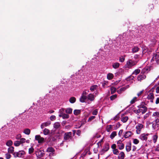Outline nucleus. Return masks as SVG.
<instances>
[{
	"instance_id": "obj_1",
	"label": "nucleus",
	"mask_w": 159,
	"mask_h": 159,
	"mask_svg": "<svg viewBox=\"0 0 159 159\" xmlns=\"http://www.w3.org/2000/svg\"><path fill=\"white\" fill-rule=\"evenodd\" d=\"M86 91L83 92L81 97L80 98V102H86L87 100H90L91 101H93L94 99V96L93 94L92 93L89 94L87 97L86 96Z\"/></svg>"
},
{
	"instance_id": "obj_2",
	"label": "nucleus",
	"mask_w": 159,
	"mask_h": 159,
	"mask_svg": "<svg viewBox=\"0 0 159 159\" xmlns=\"http://www.w3.org/2000/svg\"><path fill=\"white\" fill-rule=\"evenodd\" d=\"M139 109L138 110H134V112L138 115L139 113L142 112V114L145 113L147 110V107L142 105H140L138 106Z\"/></svg>"
},
{
	"instance_id": "obj_3",
	"label": "nucleus",
	"mask_w": 159,
	"mask_h": 159,
	"mask_svg": "<svg viewBox=\"0 0 159 159\" xmlns=\"http://www.w3.org/2000/svg\"><path fill=\"white\" fill-rule=\"evenodd\" d=\"M137 63V61L131 59H129L127 61L126 64L125 65L126 68H130L132 66L135 65Z\"/></svg>"
},
{
	"instance_id": "obj_4",
	"label": "nucleus",
	"mask_w": 159,
	"mask_h": 159,
	"mask_svg": "<svg viewBox=\"0 0 159 159\" xmlns=\"http://www.w3.org/2000/svg\"><path fill=\"white\" fill-rule=\"evenodd\" d=\"M25 154V152L24 151H20L18 152H15L13 153V155L15 157H23Z\"/></svg>"
},
{
	"instance_id": "obj_5",
	"label": "nucleus",
	"mask_w": 159,
	"mask_h": 159,
	"mask_svg": "<svg viewBox=\"0 0 159 159\" xmlns=\"http://www.w3.org/2000/svg\"><path fill=\"white\" fill-rule=\"evenodd\" d=\"M152 128L153 130H157L159 127V120H155L152 123Z\"/></svg>"
},
{
	"instance_id": "obj_6",
	"label": "nucleus",
	"mask_w": 159,
	"mask_h": 159,
	"mask_svg": "<svg viewBox=\"0 0 159 159\" xmlns=\"http://www.w3.org/2000/svg\"><path fill=\"white\" fill-rule=\"evenodd\" d=\"M72 138V133L71 132H68L65 134L64 139L65 141H69Z\"/></svg>"
},
{
	"instance_id": "obj_7",
	"label": "nucleus",
	"mask_w": 159,
	"mask_h": 159,
	"mask_svg": "<svg viewBox=\"0 0 159 159\" xmlns=\"http://www.w3.org/2000/svg\"><path fill=\"white\" fill-rule=\"evenodd\" d=\"M143 125L141 124H138V125L136 126V132L137 134H140L141 129L143 128Z\"/></svg>"
},
{
	"instance_id": "obj_8",
	"label": "nucleus",
	"mask_w": 159,
	"mask_h": 159,
	"mask_svg": "<svg viewBox=\"0 0 159 159\" xmlns=\"http://www.w3.org/2000/svg\"><path fill=\"white\" fill-rule=\"evenodd\" d=\"M156 61L157 63L159 62V53H154L152 59L151 60L152 61Z\"/></svg>"
},
{
	"instance_id": "obj_9",
	"label": "nucleus",
	"mask_w": 159,
	"mask_h": 159,
	"mask_svg": "<svg viewBox=\"0 0 159 159\" xmlns=\"http://www.w3.org/2000/svg\"><path fill=\"white\" fill-rule=\"evenodd\" d=\"M148 134L143 133L141 134L139 136V138L142 141H146L148 139Z\"/></svg>"
},
{
	"instance_id": "obj_10",
	"label": "nucleus",
	"mask_w": 159,
	"mask_h": 159,
	"mask_svg": "<svg viewBox=\"0 0 159 159\" xmlns=\"http://www.w3.org/2000/svg\"><path fill=\"white\" fill-rule=\"evenodd\" d=\"M129 87V85H127L125 86L122 87L117 91V93L119 94H121L123 92L125 91L127 89H128Z\"/></svg>"
},
{
	"instance_id": "obj_11",
	"label": "nucleus",
	"mask_w": 159,
	"mask_h": 159,
	"mask_svg": "<svg viewBox=\"0 0 159 159\" xmlns=\"http://www.w3.org/2000/svg\"><path fill=\"white\" fill-rule=\"evenodd\" d=\"M35 139L38 141L39 143H41L43 142L44 139L43 137H41L39 135H36L35 136Z\"/></svg>"
},
{
	"instance_id": "obj_12",
	"label": "nucleus",
	"mask_w": 159,
	"mask_h": 159,
	"mask_svg": "<svg viewBox=\"0 0 159 159\" xmlns=\"http://www.w3.org/2000/svg\"><path fill=\"white\" fill-rule=\"evenodd\" d=\"M153 93H150L148 95L147 98L148 99L150 100V102L153 103V100L154 98Z\"/></svg>"
},
{
	"instance_id": "obj_13",
	"label": "nucleus",
	"mask_w": 159,
	"mask_h": 159,
	"mask_svg": "<svg viewBox=\"0 0 159 159\" xmlns=\"http://www.w3.org/2000/svg\"><path fill=\"white\" fill-rule=\"evenodd\" d=\"M36 154L38 157L41 158L43 156L44 153L43 151L38 150L36 152Z\"/></svg>"
},
{
	"instance_id": "obj_14",
	"label": "nucleus",
	"mask_w": 159,
	"mask_h": 159,
	"mask_svg": "<svg viewBox=\"0 0 159 159\" xmlns=\"http://www.w3.org/2000/svg\"><path fill=\"white\" fill-rule=\"evenodd\" d=\"M51 124V122L50 121L45 122L42 123L41 125V128L42 129H43L44 127H47Z\"/></svg>"
},
{
	"instance_id": "obj_15",
	"label": "nucleus",
	"mask_w": 159,
	"mask_h": 159,
	"mask_svg": "<svg viewBox=\"0 0 159 159\" xmlns=\"http://www.w3.org/2000/svg\"><path fill=\"white\" fill-rule=\"evenodd\" d=\"M133 134V133L132 132L128 131L125 132L124 135V137L125 138H128L130 137Z\"/></svg>"
},
{
	"instance_id": "obj_16",
	"label": "nucleus",
	"mask_w": 159,
	"mask_h": 159,
	"mask_svg": "<svg viewBox=\"0 0 159 159\" xmlns=\"http://www.w3.org/2000/svg\"><path fill=\"white\" fill-rule=\"evenodd\" d=\"M152 117L154 118L155 120H159V112H153L152 115Z\"/></svg>"
},
{
	"instance_id": "obj_17",
	"label": "nucleus",
	"mask_w": 159,
	"mask_h": 159,
	"mask_svg": "<svg viewBox=\"0 0 159 159\" xmlns=\"http://www.w3.org/2000/svg\"><path fill=\"white\" fill-rule=\"evenodd\" d=\"M146 78V76L144 74L140 75L138 77L137 79L138 80L141 81L142 80L145 79Z\"/></svg>"
},
{
	"instance_id": "obj_18",
	"label": "nucleus",
	"mask_w": 159,
	"mask_h": 159,
	"mask_svg": "<svg viewBox=\"0 0 159 159\" xmlns=\"http://www.w3.org/2000/svg\"><path fill=\"white\" fill-rule=\"evenodd\" d=\"M125 157V154L123 152H121L119 154L118 156V159H124Z\"/></svg>"
},
{
	"instance_id": "obj_19",
	"label": "nucleus",
	"mask_w": 159,
	"mask_h": 159,
	"mask_svg": "<svg viewBox=\"0 0 159 159\" xmlns=\"http://www.w3.org/2000/svg\"><path fill=\"white\" fill-rule=\"evenodd\" d=\"M7 151L8 153L13 154L14 152V147L13 146L9 147L8 148Z\"/></svg>"
},
{
	"instance_id": "obj_20",
	"label": "nucleus",
	"mask_w": 159,
	"mask_h": 159,
	"mask_svg": "<svg viewBox=\"0 0 159 159\" xmlns=\"http://www.w3.org/2000/svg\"><path fill=\"white\" fill-rule=\"evenodd\" d=\"M131 144L130 143L127 144L126 146V150L127 152H129L131 149Z\"/></svg>"
},
{
	"instance_id": "obj_21",
	"label": "nucleus",
	"mask_w": 159,
	"mask_h": 159,
	"mask_svg": "<svg viewBox=\"0 0 159 159\" xmlns=\"http://www.w3.org/2000/svg\"><path fill=\"white\" fill-rule=\"evenodd\" d=\"M60 126V123L59 122H55L53 125V127L55 129L59 128Z\"/></svg>"
},
{
	"instance_id": "obj_22",
	"label": "nucleus",
	"mask_w": 159,
	"mask_h": 159,
	"mask_svg": "<svg viewBox=\"0 0 159 159\" xmlns=\"http://www.w3.org/2000/svg\"><path fill=\"white\" fill-rule=\"evenodd\" d=\"M65 112L67 114H71L72 111V109L70 108H68L65 109Z\"/></svg>"
},
{
	"instance_id": "obj_23",
	"label": "nucleus",
	"mask_w": 159,
	"mask_h": 159,
	"mask_svg": "<svg viewBox=\"0 0 159 159\" xmlns=\"http://www.w3.org/2000/svg\"><path fill=\"white\" fill-rule=\"evenodd\" d=\"M76 99L74 97H72L70 98L69 101L71 103H74L76 101Z\"/></svg>"
},
{
	"instance_id": "obj_24",
	"label": "nucleus",
	"mask_w": 159,
	"mask_h": 159,
	"mask_svg": "<svg viewBox=\"0 0 159 159\" xmlns=\"http://www.w3.org/2000/svg\"><path fill=\"white\" fill-rule=\"evenodd\" d=\"M6 144L8 147H11L13 144V142L11 140H9L7 141Z\"/></svg>"
},
{
	"instance_id": "obj_25",
	"label": "nucleus",
	"mask_w": 159,
	"mask_h": 159,
	"mask_svg": "<svg viewBox=\"0 0 159 159\" xmlns=\"http://www.w3.org/2000/svg\"><path fill=\"white\" fill-rule=\"evenodd\" d=\"M23 133L25 134L28 135L30 134V130L28 128L25 129L23 131Z\"/></svg>"
},
{
	"instance_id": "obj_26",
	"label": "nucleus",
	"mask_w": 159,
	"mask_h": 159,
	"mask_svg": "<svg viewBox=\"0 0 159 159\" xmlns=\"http://www.w3.org/2000/svg\"><path fill=\"white\" fill-rule=\"evenodd\" d=\"M139 48L137 47L134 46L132 48V52L133 53L139 51Z\"/></svg>"
},
{
	"instance_id": "obj_27",
	"label": "nucleus",
	"mask_w": 159,
	"mask_h": 159,
	"mask_svg": "<svg viewBox=\"0 0 159 159\" xmlns=\"http://www.w3.org/2000/svg\"><path fill=\"white\" fill-rule=\"evenodd\" d=\"M120 66V64L118 62L113 63L112 65V66L114 69L118 68Z\"/></svg>"
},
{
	"instance_id": "obj_28",
	"label": "nucleus",
	"mask_w": 159,
	"mask_h": 159,
	"mask_svg": "<svg viewBox=\"0 0 159 159\" xmlns=\"http://www.w3.org/2000/svg\"><path fill=\"white\" fill-rule=\"evenodd\" d=\"M54 151V148L51 147H48L47 150V151L48 152H51L53 153Z\"/></svg>"
},
{
	"instance_id": "obj_29",
	"label": "nucleus",
	"mask_w": 159,
	"mask_h": 159,
	"mask_svg": "<svg viewBox=\"0 0 159 159\" xmlns=\"http://www.w3.org/2000/svg\"><path fill=\"white\" fill-rule=\"evenodd\" d=\"M43 134L45 135L48 134L50 133V130L46 128H45L43 131Z\"/></svg>"
},
{
	"instance_id": "obj_30",
	"label": "nucleus",
	"mask_w": 159,
	"mask_h": 159,
	"mask_svg": "<svg viewBox=\"0 0 159 159\" xmlns=\"http://www.w3.org/2000/svg\"><path fill=\"white\" fill-rule=\"evenodd\" d=\"M98 88V86L96 85H94L91 86L90 88V90L91 91H94Z\"/></svg>"
},
{
	"instance_id": "obj_31",
	"label": "nucleus",
	"mask_w": 159,
	"mask_h": 159,
	"mask_svg": "<svg viewBox=\"0 0 159 159\" xmlns=\"http://www.w3.org/2000/svg\"><path fill=\"white\" fill-rule=\"evenodd\" d=\"M117 147L120 150H122L124 148V145L123 143L118 144L117 145Z\"/></svg>"
},
{
	"instance_id": "obj_32",
	"label": "nucleus",
	"mask_w": 159,
	"mask_h": 159,
	"mask_svg": "<svg viewBox=\"0 0 159 159\" xmlns=\"http://www.w3.org/2000/svg\"><path fill=\"white\" fill-rule=\"evenodd\" d=\"M116 135V132H113L110 135V137L112 139Z\"/></svg>"
},
{
	"instance_id": "obj_33",
	"label": "nucleus",
	"mask_w": 159,
	"mask_h": 159,
	"mask_svg": "<svg viewBox=\"0 0 159 159\" xmlns=\"http://www.w3.org/2000/svg\"><path fill=\"white\" fill-rule=\"evenodd\" d=\"M109 149L108 147H106L105 148L102 149L101 152V154H102L104 153L107 151Z\"/></svg>"
},
{
	"instance_id": "obj_34",
	"label": "nucleus",
	"mask_w": 159,
	"mask_h": 159,
	"mask_svg": "<svg viewBox=\"0 0 159 159\" xmlns=\"http://www.w3.org/2000/svg\"><path fill=\"white\" fill-rule=\"evenodd\" d=\"M14 146L16 147H18L21 144L19 141H16L14 143Z\"/></svg>"
},
{
	"instance_id": "obj_35",
	"label": "nucleus",
	"mask_w": 159,
	"mask_h": 159,
	"mask_svg": "<svg viewBox=\"0 0 159 159\" xmlns=\"http://www.w3.org/2000/svg\"><path fill=\"white\" fill-rule=\"evenodd\" d=\"M113 77V75L111 73H109L107 75V78L108 80L111 79Z\"/></svg>"
},
{
	"instance_id": "obj_36",
	"label": "nucleus",
	"mask_w": 159,
	"mask_h": 159,
	"mask_svg": "<svg viewBox=\"0 0 159 159\" xmlns=\"http://www.w3.org/2000/svg\"><path fill=\"white\" fill-rule=\"evenodd\" d=\"M113 153L114 154L116 155H118L119 153V151L118 149L117 148H116L112 150Z\"/></svg>"
},
{
	"instance_id": "obj_37",
	"label": "nucleus",
	"mask_w": 159,
	"mask_h": 159,
	"mask_svg": "<svg viewBox=\"0 0 159 159\" xmlns=\"http://www.w3.org/2000/svg\"><path fill=\"white\" fill-rule=\"evenodd\" d=\"M112 129V125H110L107 126V131L108 132H110Z\"/></svg>"
},
{
	"instance_id": "obj_38",
	"label": "nucleus",
	"mask_w": 159,
	"mask_h": 159,
	"mask_svg": "<svg viewBox=\"0 0 159 159\" xmlns=\"http://www.w3.org/2000/svg\"><path fill=\"white\" fill-rule=\"evenodd\" d=\"M111 94H113L116 91V89L114 87H112L111 88Z\"/></svg>"
},
{
	"instance_id": "obj_39",
	"label": "nucleus",
	"mask_w": 159,
	"mask_h": 159,
	"mask_svg": "<svg viewBox=\"0 0 159 159\" xmlns=\"http://www.w3.org/2000/svg\"><path fill=\"white\" fill-rule=\"evenodd\" d=\"M137 98L136 97H134L130 101L131 104H133L137 101Z\"/></svg>"
},
{
	"instance_id": "obj_40",
	"label": "nucleus",
	"mask_w": 159,
	"mask_h": 159,
	"mask_svg": "<svg viewBox=\"0 0 159 159\" xmlns=\"http://www.w3.org/2000/svg\"><path fill=\"white\" fill-rule=\"evenodd\" d=\"M69 115L64 113L63 114L62 118L64 119H66L69 118Z\"/></svg>"
},
{
	"instance_id": "obj_41",
	"label": "nucleus",
	"mask_w": 159,
	"mask_h": 159,
	"mask_svg": "<svg viewBox=\"0 0 159 159\" xmlns=\"http://www.w3.org/2000/svg\"><path fill=\"white\" fill-rule=\"evenodd\" d=\"M128 120V117L127 116H125L121 118V120L123 122H125Z\"/></svg>"
},
{
	"instance_id": "obj_42",
	"label": "nucleus",
	"mask_w": 159,
	"mask_h": 159,
	"mask_svg": "<svg viewBox=\"0 0 159 159\" xmlns=\"http://www.w3.org/2000/svg\"><path fill=\"white\" fill-rule=\"evenodd\" d=\"M125 56H121L119 58V61L120 62H123L125 60Z\"/></svg>"
},
{
	"instance_id": "obj_43",
	"label": "nucleus",
	"mask_w": 159,
	"mask_h": 159,
	"mask_svg": "<svg viewBox=\"0 0 159 159\" xmlns=\"http://www.w3.org/2000/svg\"><path fill=\"white\" fill-rule=\"evenodd\" d=\"M9 153H7L5 154V157H6V158L7 159H9L11 158V155Z\"/></svg>"
},
{
	"instance_id": "obj_44",
	"label": "nucleus",
	"mask_w": 159,
	"mask_h": 159,
	"mask_svg": "<svg viewBox=\"0 0 159 159\" xmlns=\"http://www.w3.org/2000/svg\"><path fill=\"white\" fill-rule=\"evenodd\" d=\"M74 114L75 115H78L80 114L79 110H75L74 111Z\"/></svg>"
},
{
	"instance_id": "obj_45",
	"label": "nucleus",
	"mask_w": 159,
	"mask_h": 159,
	"mask_svg": "<svg viewBox=\"0 0 159 159\" xmlns=\"http://www.w3.org/2000/svg\"><path fill=\"white\" fill-rule=\"evenodd\" d=\"M117 97V95L116 94H115L111 96L110 97V99L111 100H113L115 99Z\"/></svg>"
},
{
	"instance_id": "obj_46",
	"label": "nucleus",
	"mask_w": 159,
	"mask_h": 159,
	"mask_svg": "<svg viewBox=\"0 0 159 159\" xmlns=\"http://www.w3.org/2000/svg\"><path fill=\"white\" fill-rule=\"evenodd\" d=\"M140 70L139 69H136L133 72V74L137 75L140 73Z\"/></svg>"
},
{
	"instance_id": "obj_47",
	"label": "nucleus",
	"mask_w": 159,
	"mask_h": 159,
	"mask_svg": "<svg viewBox=\"0 0 159 159\" xmlns=\"http://www.w3.org/2000/svg\"><path fill=\"white\" fill-rule=\"evenodd\" d=\"M73 135H75V133L78 135H80V131L79 130H73Z\"/></svg>"
},
{
	"instance_id": "obj_48",
	"label": "nucleus",
	"mask_w": 159,
	"mask_h": 159,
	"mask_svg": "<svg viewBox=\"0 0 159 159\" xmlns=\"http://www.w3.org/2000/svg\"><path fill=\"white\" fill-rule=\"evenodd\" d=\"M19 141L21 144H23L25 142V139L24 138H21Z\"/></svg>"
},
{
	"instance_id": "obj_49",
	"label": "nucleus",
	"mask_w": 159,
	"mask_h": 159,
	"mask_svg": "<svg viewBox=\"0 0 159 159\" xmlns=\"http://www.w3.org/2000/svg\"><path fill=\"white\" fill-rule=\"evenodd\" d=\"M157 135H154L153 136V142L154 143H155L157 140Z\"/></svg>"
},
{
	"instance_id": "obj_50",
	"label": "nucleus",
	"mask_w": 159,
	"mask_h": 159,
	"mask_svg": "<svg viewBox=\"0 0 159 159\" xmlns=\"http://www.w3.org/2000/svg\"><path fill=\"white\" fill-rule=\"evenodd\" d=\"M56 119V117L54 115L51 116L50 117V119L51 121H54Z\"/></svg>"
},
{
	"instance_id": "obj_51",
	"label": "nucleus",
	"mask_w": 159,
	"mask_h": 159,
	"mask_svg": "<svg viewBox=\"0 0 159 159\" xmlns=\"http://www.w3.org/2000/svg\"><path fill=\"white\" fill-rule=\"evenodd\" d=\"M22 136L20 134H17L16 135L15 137V138L16 139H20L21 137Z\"/></svg>"
},
{
	"instance_id": "obj_52",
	"label": "nucleus",
	"mask_w": 159,
	"mask_h": 159,
	"mask_svg": "<svg viewBox=\"0 0 159 159\" xmlns=\"http://www.w3.org/2000/svg\"><path fill=\"white\" fill-rule=\"evenodd\" d=\"M65 111V109L64 108H61L59 110V112L60 113H61L62 114H64L65 113L64 112Z\"/></svg>"
},
{
	"instance_id": "obj_53",
	"label": "nucleus",
	"mask_w": 159,
	"mask_h": 159,
	"mask_svg": "<svg viewBox=\"0 0 159 159\" xmlns=\"http://www.w3.org/2000/svg\"><path fill=\"white\" fill-rule=\"evenodd\" d=\"M139 142V140L136 139H133V143L135 144H138Z\"/></svg>"
},
{
	"instance_id": "obj_54",
	"label": "nucleus",
	"mask_w": 159,
	"mask_h": 159,
	"mask_svg": "<svg viewBox=\"0 0 159 159\" xmlns=\"http://www.w3.org/2000/svg\"><path fill=\"white\" fill-rule=\"evenodd\" d=\"M34 151V149L33 148L31 147L29 149V154H31Z\"/></svg>"
},
{
	"instance_id": "obj_55",
	"label": "nucleus",
	"mask_w": 159,
	"mask_h": 159,
	"mask_svg": "<svg viewBox=\"0 0 159 159\" xmlns=\"http://www.w3.org/2000/svg\"><path fill=\"white\" fill-rule=\"evenodd\" d=\"M95 117V116H92L89 117L88 119V121H91L93 119H94Z\"/></svg>"
},
{
	"instance_id": "obj_56",
	"label": "nucleus",
	"mask_w": 159,
	"mask_h": 159,
	"mask_svg": "<svg viewBox=\"0 0 159 159\" xmlns=\"http://www.w3.org/2000/svg\"><path fill=\"white\" fill-rule=\"evenodd\" d=\"M116 145L115 144H113L111 146V148L112 149V150L116 148Z\"/></svg>"
},
{
	"instance_id": "obj_57",
	"label": "nucleus",
	"mask_w": 159,
	"mask_h": 159,
	"mask_svg": "<svg viewBox=\"0 0 159 159\" xmlns=\"http://www.w3.org/2000/svg\"><path fill=\"white\" fill-rule=\"evenodd\" d=\"M98 113V111L97 109L94 110L92 114L93 115H97Z\"/></svg>"
},
{
	"instance_id": "obj_58",
	"label": "nucleus",
	"mask_w": 159,
	"mask_h": 159,
	"mask_svg": "<svg viewBox=\"0 0 159 159\" xmlns=\"http://www.w3.org/2000/svg\"><path fill=\"white\" fill-rule=\"evenodd\" d=\"M119 118V116L118 115H116L114 118V120H117Z\"/></svg>"
},
{
	"instance_id": "obj_59",
	"label": "nucleus",
	"mask_w": 159,
	"mask_h": 159,
	"mask_svg": "<svg viewBox=\"0 0 159 159\" xmlns=\"http://www.w3.org/2000/svg\"><path fill=\"white\" fill-rule=\"evenodd\" d=\"M155 103L156 104H157L159 103V97H157L156 98Z\"/></svg>"
},
{
	"instance_id": "obj_60",
	"label": "nucleus",
	"mask_w": 159,
	"mask_h": 159,
	"mask_svg": "<svg viewBox=\"0 0 159 159\" xmlns=\"http://www.w3.org/2000/svg\"><path fill=\"white\" fill-rule=\"evenodd\" d=\"M123 130H120L118 133V135L120 137L122 134V133Z\"/></svg>"
},
{
	"instance_id": "obj_61",
	"label": "nucleus",
	"mask_w": 159,
	"mask_h": 159,
	"mask_svg": "<svg viewBox=\"0 0 159 159\" xmlns=\"http://www.w3.org/2000/svg\"><path fill=\"white\" fill-rule=\"evenodd\" d=\"M143 93V90L140 92L139 93H138L137 95L138 97L141 95Z\"/></svg>"
},
{
	"instance_id": "obj_62",
	"label": "nucleus",
	"mask_w": 159,
	"mask_h": 159,
	"mask_svg": "<svg viewBox=\"0 0 159 159\" xmlns=\"http://www.w3.org/2000/svg\"><path fill=\"white\" fill-rule=\"evenodd\" d=\"M120 125L119 123H118L116 124V128H115V129H117L119 128Z\"/></svg>"
},
{
	"instance_id": "obj_63",
	"label": "nucleus",
	"mask_w": 159,
	"mask_h": 159,
	"mask_svg": "<svg viewBox=\"0 0 159 159\" xmlns=\"http://www.w3.org/2000/svg\"><path fill=\"white\" fill-rule=\"evenodd\" d=\"M156 92L157 93H159V86L157 87L156 89Z\"/></svg>"
},
{
	"instance_id": "obj_64",
	"label": "nucleus",
	"mask_w": 159,
	"mask_h": 159,
	"mask_svg": "<svg viewBox=\"0 0 159 159\" xmlns=\"http://www.w3.org/2000/svg\"><path fill=\"white\" fill-rule=\"evenodd\" d=\"M139 55H134V59H137V58H139Z\"/></svg>"
}]
</instances>
